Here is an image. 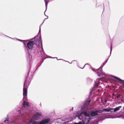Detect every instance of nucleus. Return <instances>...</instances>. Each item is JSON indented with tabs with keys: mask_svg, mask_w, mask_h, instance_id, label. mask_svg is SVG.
Wrapping results in <instances>:
<instances>
[{
	"mask_svg": "<svg viewBox=\"0 0 124 124\" xmlns=\"http://www.w3.org/2000/svg\"><path fill=\"white\" fill-rule=\"evenodd\" d=\"M35 44V43L33 41H30L27 43V48L28 51L30 50H31L33 49V46Z\"/></svg>",
	"mask_w": 124,
	"mask_h": 124,
	"instance_id": "f257e3e1",
	"label": "nucleus"
},
{
	"mask_svg": "<svg viewBox=\"0 0 124 124\" xmlns=\"http://www.w3.org/2000/svg\"><path fill=\"white\" fill-rule=\"evenodd\" d=\"M83 114L85 116H87L89 117V114L87 113L86 111H83L80 113L77 116L78 117V118L81 120L80 118V117L81 116L82 114Z\"/></svg>",
	"mask_w": 124,
	"mask_h": 124,
	"instance_id": "f03ea898",
	"label": "nucleus"
},
{
	"mask_svg": "<svg viewBox=\"0 0 124 124\" xmlns=\"http://www.w3.org/2000/svg\"><path fill=\"white\" fill-rule=\"evenodd\" d=\"M25 82H24L23 85V98L26 97L27 96V88H24Z\"/></svg>",
	"mask_w": 124,
	"mask_h": 124,
	"instance_id": "7ed1b4c3",
	"label": "nucleus"
},
{
	"mask_svg": "<svg viewBox=\"0 0 124 124\" xmlns=\"http://www.w3.org/2000/svg\"><path fill=\"white\" fill-rule=\"evenodd\" d=\"M41 115V114L40 113L37 112L34 115L33 118L35 120H37Z\"/></svg>",
	"mask_w": 124,
	"mask_h": 124,
	"instance_id": "20e7f679",
	"label": "nucleus"
},
{
	"mask_svg": "<svg viewBox=\"0 0 124 124\" xmlns=\"http://www.w3.org/2000/svg\"><path fill=\"white\" fill-rule=\"evenodd\" d=\"M50 121V119H47L43 120L40 122H39V124H46L48 123Z\"/></svg>",
	"mask_w": 124,
	"mask_h": 124,
	"instance_id": "39448f33",
	"label": "nucleus"
},
{
	"mask_svg": "<svg viewBox=\"0 0 124 124\" xmlns=\"http://www.w3.org/2000/svg\"><path fill=\"white\" fill-rule=\"evenodd\" d=\"M99 112V111L98 110H96L95 111H92L90 113V115L92 117L96 116L98 115V113Z\"/></svg>",
	"mask_w": 124,
	"mask_h": 124,
	"instance_id": "423d86ee",
	"label": "nucleus"
},
{
	"mask_svg": "<svg viewBox=\"0 0 124 124\" xmlns=\"http://www.w3.org/2000/svg\"><path fill=\"white\" fill-rule=\"evenodd\" d=\"M95 72L97 73L99 76L101 75L102 72V69L100 68L96 70L95 71Z\"/></svg>",
	"mask_w": 124,
	"mask_h": 124,
	"instance_id": "0eeeda50",
	"label": "nucleus"
},
{
	"mask_svg": "<svg viewBox=\"0 0 124 124\" xmlns=\"http://www.w3.org/2000/svg\"><path fill=\"white\" fill-rule=\"evenodd\" d=\"M113 77L115 79H116L118 81L122 83H124V80H122L120 78L115 76H113Z\"/></svg>",
	"mask_w": 124,
	"mask_h": 124,
	"instance_id": "6e6552de",
	"label": "nucleus"
},
{
	"mask_svg": "<svg viewBox=\"0 0 124 124\" xmlns=\"http://www.w3.org/2000/svg\"><path fill=\"white\" fill-rule=\"evenodd\" d=\"M113 109H112V108H109L108 109H103L102 111L103 112H104L105 111L108 112L113 110Z\"/></svg>",
	"mask_w": 124,
	"mask_h": 124,
	"instance_id": "1a4fd4ad",
	"label": "nucleus"
},
{
	"mask_svg": "<svg viewBox=\"0 0 124 124\" xmlns=\"http://www.w3.org/2000/svg\"><path fill=\"white\" fill-rule=\"evenodd\" d=\"M121 107V106H119L118 107H116L115 108H112V109H113V110H114V112H115L116 111L119 110H120V108Z\"/></svg>",
	"mask_w": 124,
	"mask_h": 124,
	"instance_id": "9d476101",
	"label": "nucleus"
},
{
	"mask_svg": "<svg viewBox=\"0 0 124 124\" xmlns=\"http://www.w3.org/2000/svg\"><path fill=\"white\" fill-rule=\"evenodd\" d=\"M39 39H38L36 40V41H38L39 42V44H40L41 45V47H42V44L41 43V37H39Z\"/></svg>",
	"mask_w": 124,
	"mask_h": 124,
	"instance_id": "9b49d317",
	"label": "nucleus"
},
{
	"mask_svg": "<svg viewBox=\"0 0 124 124\" xmlns=\"http://www.w3.org/2000/svg\"><path fill=\"white\" fill-rule=\"evenodd\" d=\"M29 103L28 102H25L24 101L23 103V106H24L25 105L28 106H29Z\"/></svg>",
	"mask_w": 124,
	"mask_h": 124,
	"instance_id": "f8f14e48",
	"label": "nucleus"
},
{
	"mask_svg": "<svg viewBox=\"0 0 124 124\" xmlns=\"http://www.w3.org/2000/svg\"><path fill=\"white\" fill-rule=\"evenodd\" d=\"M44 1L47 7V3L48 2V0H45Z\"/></svg>",
	"mask_w": 124,
	"mask_h": 124,
	"instance_id": "ddd939ff",
	"label": "nucleus"
},
{
	"mask_svg": "<svg viewBox=\"0 0 124 124\" xmlns=\"http://www.w3.org/2000/svg\"><path fill=\"white\" fill-rule=\"evenodd\" d=\"M32 124H39V122L33 121L32 123Z\"/></svg>",
	"mask_w": 124,
	"mask_h": 124,
	"instance_id": "4468645a",
	"label": "nucleus"
},
{
	"mask_svg": "<svg viewBox=\"0 0 124 124\" xmlns=\"http://www.w3.org/2000/svg\"><path fill=\"white\" fill-rule=\"evenodd\" d=\"M98 86V84L97 83H96L94 85V87L97 88V87Z\"/></svg>",
	"mask_w": 124,
	"mask_h": 124,
	"instance_id": "2eb2a0df",
	"label": "nucleus"
},
{
	"mask_svg": "<svg viewBox=\"0 0 124 124\" xmlns=\"http://www.w3.org/2000/svg\"><path fill=\"white\" fill-rule=\"evenodd\" d=\"M74 124H82V123L81 122H80L78 123H74Z\"/></svg>",
	"mask_w": 124,
	"mask_h": 124,
	"instance_id": "dca6fc26",
	"label": "nucleus"
},
{
	"mask_svg": "<svg viewBox=\"0 0 124 124\" xmlns=\"http://www.w3.org/2000/svg\"><path fill=\"white\" fill-rule=\"evenodd\" d=\"M9 121V118H7L4 121V122H5L6 121Z\"/></svg>",
	"mask_w": 124,
	"mask_h": 124,
	"instance_id": "f3484780",
	"label": "nucleus"
},
{
	"mask_svg": "<svg viewBox=\"0 0 124 124\" xmlns=\"http://www.w3.org/2000/svg\"><path fill=\"white\" fill-rule=\"evenodd\" d=\"M89 117L88 118V119L89 120H90L92 119V118L90 116V115H89V116L88 117Z\"/></svg>",
	"mask_w": 124,
	"mask_h": 124,
	"instance_id": "a211bd4d",
	"label": "nucleus"
},
{
	"mask_svg": "<svg viewBox=\"0 0 124 124\" xmlns=\"http://www.w3.org/2000/svg\"><path fill=\"white\" fill-rule=\"evenodd\" d=\"M90 120H88V119L87 121V122L86 123V124H88L90 122Z\"/></svg>",
	"mask_w": 124,
	"mask_h": 124,
	"instance_id": "6ab92c4d",
	"label": "nucleus"
},
{
	"mask_svg": "<svg viewBox=\"0 0 124 124\" xmlns=\"http://www.w3.org/2000/svg\"><path fill=\"white\" fill-rule=\"evenodd\" d=\"M120 95H118L117 96L116 98H118L120 97Z\"/></svg>",
	"mask_w": 124,
	"mask_h": 124,
	"instance_id": "aec40b11",
	"label": "nucleus"
},
{
	"mask_svg": "<svg viewBox=\"0 0 124 124\" xmlns=\"http://www.w3.org/2000/svg\"><path fill=\"white\" fill-rule=\"evenodd\" d=\"M112 45H111V47H110V52H111V51H112Z\"/></svg>",
	"mask_w": 124,
	"mask_h": 124,
	"instance_id": "412c9836",
	"label": "nucleus"
},
{
	"mask_svg": "<svg viewBox=\"0 0 124 124\" xmlns=\"http://www.w3.org/2000/svg\"><path fill=\"white\" fill-rule=\"evenodd\" d=\"M38 37V36H36L34 38L36 39Z\"/></svg>",
	"mask_w": 124,
	"mask_h": 124,
	"instance_id": "4be33fe9",
	"label": "nucleus"
},
{
	"mask_svg": "<svg viewBox=\"0 0 124 124\" xmlns=\"http://www.w3.org/2000/svg\"><path fill=\"white\" fill-rule=\"evenodd\" d=\"M90 101H91L90 100L89 101V103H90Z\"/></svg>",
	"mask_w": 124,
	"mask_h": 124,
	"instance_id": "5701e85b",
	"label": "nucleus"
},
{
	"mask_svg": "<svg viewBox=\"0 0 124 124\" xmlns=\"http://www.w3.org/2000/svg\"><path fill=\"white\" fill-rule=\"evenodd\" d=\"M26 41L25 40H22L21 41Z\"/></svg>",
	"mask_w": 124,
	"mask_h": 124,
	"instance_id": "b1692460",
	"label": "nucleus"
}]
</instances>
